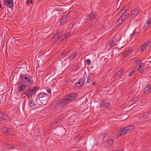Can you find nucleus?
<instances>
[{
	"label": "nucleus",
	"mask_w": 151,
	"mask_h": 151,
	"mask_svg": "<svg viewBox=\"0 0 151 151\" xmlns=\"http://www.w3.org/2000/svg\"><path fill=\"white\" fill-rule=\"evenodd\" d=\"M136 65L131 70L129 74V76H131L137 73V72L143 74L144 71L145 65L140 60L136 61Z\"/></svg>",
	"instance_id": "1"
},
{
	"label": "nucleus",
	"mask_w": 151,
	"mask_h": 151,
	"mask_svg": "<svg viewBox=\"0 0 151 151\" xmlns=\"http://www.w3.org/2000/svg\"><path fill=\"white\" fill-rule=\"evenodd\" d=\"M19 81L17 82V84H19L21 83L31 87L33 84V81L31 77L28 74H20L19 75Z\"/></svg>",
	"instance_id": "2"
},
{
	"label": "nucleus",
	"mask_w": 151,
	"mask_h": 151,
	"mask_svg": "<svg viewBox=\"0 0 151 151\" xmlns=\"http://www.w3.org/2000/svg\"><path fill=\"white\" fill-rule=\"evenodd\" d=\"M76 94L74 93L70 94L63 99V101L66 105L70 102L74 100L76 98Z\"/></svg>",
	"instance_id": "3"
},
{
	"label": "nucleus",
	"mask_w": 151,
	"mask_h": 151,
	"mask_svg": "<svg viewBox=\"0 0 151 151\" xmlns=\"http://www.w3.org/2000/svg\"><path fill=\"white\" fill-rule=\"evenodd\" d=\"M76 94L74 93L70 94L63 99V101L66 105L70 102L74 100L76 98Z\"/></svg>",
	"instance_id": "4"
},
{
	"label": "nucleus",
	"mask_w": 151,
	"mask_h": 151,
	"mask_svg": "<svg viewBox=\"0 0 151 151\" xmlns=\"http://www.w3.org/2000/svg\"><path fill=\"white\" fill-rule=\"evenodd\" d=\"M63 31L62 30L59 31L57 34L54 35L52 38L53 39V42H55L60 37L63 36Z\"/></svg>",
	"instance_id": "5"
},
{
	"label": "nucleus",
	"mask_w": 151,
	"mask_h": 151,
	"mask_svg": "<svg viewBox=\"0 0 151 151\" xmlns=\"http://www.w3.org/2000/svg\"><path fill=\"white\" fill-rule=\"evenodd\" d=\"M63 101V100H59L57 101V104L55 107V108L57 110H59L62 109L64 106L66 105Z\"/></svg>",
	"instance_id": "6"
},
{
	"label": "nucleus",
	"mask_w": 151,
	"mask_h": 151,
	"mask_svg": "<svg viewBox=\"0 0 151 151\" xmlns=\"http://www.w3.org/2000/svg\"><path fill=\"white\" fill-rule=\"evenodd\" d=\"M3 3L4 5L10 8H12L14 6L13 0H4Z\"/></svg>",
	"instance_id": "7"
},
{
	"label": "nucleus",
	"mask_w": 151,
	"mask_h": 151,
	"mask_svg": "<svg viewBox=\"0 0 151 151\" xmlns=\"http://www.w3.org/2000/svg\"><path fill=\"white\" fill-rule=\"evenodd\" d=\"M36 90L37 89L36 88L34 87L33 89L28 90L27 92L26 93L25 95L27 97L32 96Z\"/></svg>",
	"instance_id": "8"
},
{
	"label": "nucleus",
	"mask_w": 151,
	"mask_h": 151,
	"mask_svg": "<svg viewBox=\"0 0 151 151\" xmlns=\"http://www.w3.org/2000/svg\"><path fill=\"white\" fill-rule=\"evenodd\" d=\"M95 17V14L94 13L92 12L91 14H88L86 17L85 19L86 22H88L92 20Z\"/></svg>",
	"instance_id": "9"
},
{
	"label": "nucleus",
	"mask_w": 151,
	"mask_h": 151,
	"mask_svg": "<svg viewBox=\"0 0 151 151\" xmlns=\"http://www.w3.org/2000/svg\"><path fill=\"white\" fill-rule=\"evenodd\" d=\"M139 12L140 10L138 8L134 9L131 12V15L132 17H136Z\"/></svg>",
	"instance_id": "10"
},
{
	"label": "nucleus",
	"mask_w": 151,
	"mask_h": 151,
	"mask_svg": "<svg viewBox=\"0 0 151 151\" xmlns=\"http://www.w3.org/2000/svg\"><path fill=\"white\" fill-rule=\"evenodd\" d=\"M126 9H122L121 11L122 13V15L121 17L125 20L128 17L129 14L128 12H126V10L125 11Z\"/></svg>",
	"instance_id": "11"
},
{
	"label": "nucleus",
	"mask_w": 151,
	"mask_h": 151,
	"mask_svg": "<svg viewBox=\"0 0 151 151\" xmlns=\"http://www.w3.org/2000/svg\"><path fill=\"white\" fill-rule=\"evenodd\" d=\"M116 44V40L115 37L113 38L110 41L109 43V46L111 47L112 48Z\"/></svg>",
	"instance_id": "12"
},
{
	"label": "nucleus",
	"mask_w": 151,
	"mask_h": 151,
	"mask_svg": "<svg viewBox=\"0 0 151 151\" xmlns=\"http://www.w3.org/2000/svg\"><path fill=\"white\" fill-rule=\"evenodd\" d=\"M19 85L17 88V91H23L26 88V85L21 83L19 84H17Z\"/></svg>",
	"instance_id": "13"
},
{
	"label": "nucleus",
	"mask_w": 151,
	"mask_h": 151,
	"mask_svg": "<svg viewBox=\"0 0 151 151\" xmlns=\"http://www.w3.org/2000/svg\"><path fill=\"white\" fill-rule=\"evenodd\" d=\"M105 145L107 147L109 148L112 145L114 142V140L113 139H109L105 141Z\"/></svg>",
	"instance_id": "14"
},
{
	"label": "nucleus",
	"mask_w": 151,
	"mask_h": 151,
	"mask_svg": "<svg viewBox=\"0 0 151 151\" xmlns=\"http://www.w3.org/2000/svg\"><path fill=\"white\" fill-rule=\"evenodd\" d=\"M77 54V53L76 51H73L69 55L68 57V58L71 60L74 59L76 56Z\"/></svg>",
	"instance_id": "15"
},
{
	"label": "nucleus",
	"mask_w": 151,
	"mask_h": 151,
	"mask_svg": "<svg viewBox=\"0 0 151 151\" xmlns=\"http://www.w3.org/2000/svg\"><path fill=\"white\" fill-rule=\"evenodd\" d=\"M2 130L7 134L11 135H12L14 133L13 132L11 129L6 127L3 128L2 129Z\"/></svg>",
	"instance_id": "16"
},
{
	"label": "nucleus",
	"mask_w": 151,
	"mask_h": 151,
	"mask_svg": "<svg viewBox=\"0 0 151 151\" xmlns=\"http://www.w3.org/2000/svg\"><path fill=\"white\" fill-rule=\"evenodd\" d=\"M151 89V85L150 84H149L147 86L145 87L144 89L142 91V92H143L144 93L148 94L150 90H149L150 89Z\"/></svg>",
	"instance_id": "17"
},
{
	"label": "nucleus",
	"mask_w": 151,
	"mask_h": 151,
	"mask_svg": "<svg viewBox=\"0 0 151 151\" xmlns=\"http://www.w3.org/2000/svg\"><path fill=\"white\" fill-rule=\"evenodd\" d=\"M68 20V17H67L65 15H64L61 18L60 20V24L62 25L63 24L65 23Z\"/></svg>",
	"instance_id": "18"
},
{
	"label": "nucleus",
	"mask_w": 151,
	"mask_h": 151,
	"mask_svg": "<svg viewBox=\"0 0 151 151\" xmlns=\"http://www.w3.org/2000/svg\"><path fill=\"white\" fill-rule=\"evenodd\" d=\"M150 114L149 112H145L143 114H140L139 116V118L142 119L147 118L149 117Z\"/></svg>",
	"instance_id": "19"
},
{
	"label": "nucleus",
	"mask_w": 151,
	"mask_h": 151,
	"mask_svg": "<svg viewBox=\"0 0 151 151\" xmlns=\"http://www.w3.org/2000/svg\"><path fill=\"white\" fill-rule=\"evenodd\" d=\"M109 102L108 101L106 100H103L102 101L101 106L103 107H107L109 106Z\"/></svg>",
	"instance_id": "20"
},
{
	"label": "nucleus",
	"mask_w": 151,
	"mask_h": 151,
	"mask_svg": "<svg viewBox=\"0 0 151 151\" xmlns=\"http://www.w3.org/2000/svg\"><path fill=\"white\" fill-rule=\"evenodd\" d=\"M71 35V33L70 32H67L65 35H64V39H62L61 41H63L66 40Z\"/></svg>",
	"instance_id": "21"
},
{
	"label": "nucleus",
	"mask_w": 151,
	"mask_h": 151,
	"mask_svg": "<svg viewBox=\"0 0 151 151\" xmlns=\"http://www.w3.org/2000/svg\"><path fill=\"white\" fill-rule=\"evenodd\" d=\"M8 116L3 113H1L0 114V119L3 120H7Z\"/></svg>",
	"instance_id": "22"
},
{
	"label": "nucleus",
	"mask_w": 151,
	"mask_h": 151,
	"mask_svg": "<svg viewBox=\"0 0 151 151\" xmlns=\"http://www.w3.org/2000/svg\"><path fill=\"white\" fill-rule=\"evenodd\" d=\"M132 49H129L127 51L124 52V58L126 57L130 54L132 53Z\"/></svg>",
	"instance_id": "23"
},
{
	"label": "nucleus",
	"mask_w": 151,
	"mask_h": 151,
	"mask_svg": "<svg viewBox=\"0 0 151 151\" xmlns=\"http://www.w3.org/2000/svg\"><path fill=\"white\" fill-rule=\"evenodd\" d=\"M127 134L126 131H124V128L121 130L117 134L118 135L120 136L121 135H123Z\"/></svg>",
	"instance_id": "24"
},
{
	"label": "nucleus",
	"mask_w": 151,
	"mask_h": 151,
	"mask_svg": "<svg viewBox=\"0 0 151 151\" xmlns=\"http://www.w3.org/2000/svg\"><path fill=\"white\" fill-rule=\"evenodd\" d=\"M81 82L78 81V83H76L74 85V87L76 88H79L80 87L83 86V85H81Z\"/></svg>",
	"instance_id": "25"
},
{
	"label": "nucleus",
	"mask_w": 151,
	"mask_h": 151,
	"mask_svg": "<svg viewBox=\"0 0 151 151\" xmlns=\"http://www.w3.org/2000/svg\"><path fill=\"white\" fill-rule=\"evenodd\" d=\"M28 105L30 107H33L35 106V102H34L32 100H31L29 101Z\"/></svg>",
	"instance_id": "26"
},
{
	"label": "nucleus",
	"mask_w": 151,
	"mask_h": 151,
	"mask_svg": "<svg viewBox=\"0 0 151 151\" xmlns=\"http://www.w3.org/2000/svg\"><path fill=\"white\" fill-rule=\"evenodd\" d=\"M124 73V72L123 70L122 69H121L118 72L117 76L118 77H120Z\"/></svg>",
	"instance_id": "27"
},
{
	"label": "nucleus",
	"mask_w": 151,
	"mask_h": 151,
	"mask_svg": "<svg viewBox=\"0 0 151 151\" xmlns=\"http://www.w3.org/2000/svg\"><path fill=\"white\" fill-rule=\"evenodd\" d=\"M47 96H45L43 98H42L40 100V101L42 103H45L47 101Z\"/></svg>",
	"instance_id": "28"
},
{
	"label": "nucleus",
	"mask_w": 151,
	"mask_h": 151,
	"mask_svg": "<svg viewBox=\"0 0 151 151\" xmlns=\"http://www.w3.org/2000/svg\"><path fill=\"white\" fill-rule=\"evenodd\" d=\"M125 20L121 17L118 19L117 21V24H122Z\"/></svg>",
	"instance_id": "29"
},
{
	"label": "nucleus",
	"mask_w": 151,
	"mask_h": 151,
	"mask_svg": "<svg viewBox=\"0 0 151 151\" xmlns=\"http://www.w3.org/2000/svg\"><path fill=\"white\" fill-rule=\"evenodd\" d=\"M148 47L147 45L145 43L142 45L141 47V51L142 52L145 50L147 48V47Z\"/></svg>",
	"instance_id": "30"
},
{
	"label": "nucleus",
	"mask_w": 151,
	"mask_h": 151,
	"mask_svg": "<svg viewBox=\"0 0 151 151\" xmlns=\"http://www.w3.org/2000/svg\"><path fill=\"white\" fill-rule=\"evenodd\" d=\"M45 93H40L38 96V98L39 99V100H40V99H41L42 98H43L45 96H46Z\"/></svg>",
	"instance_id": "31"
},
{
	"label": "nucleus",
	"mask_w": 151,
	"mask_h": 151,
	"mask_svg": "<svg viewBox=\"0 0 151 151\" xmlns=\"http://www.w3.org/2000/svg\"><path fill=\"white\" fill-rule=\"evenodd\" d=\"M146 24H147V27L151 24V17L148 19L145 22Z\"/></svg>",
	"instance_id": "32"
},
{
	"label": "nucleus",
	"mask_w": 151,
	"mask_h": 151,
	"mask_svg": "<svg viewBox=\"0 0 151 151\" xmlns=\"http://www.w3.org/2000/svg\"><path fill=\"white\" fill-rule=\"evenodd\" d=\"M69 52V51H67L66 50H65L63 51L62 53V55H65L66 54H68Z\"/></svg>",
	"instance_id": "33"
},
{
	"label": "nucleus",
	"mask_w": 151,
	"mask_h": 151,
	"mask_svg": "<svg viewBox=\"0 0 151 151\" xmlns=\"http://www.w3.org/2000/svg\"><path fill=\"white\" fill-rule=\"evenodd\" d=\"M124 128V131H126V132L127 133L129 132H130V129L129 127H128L127 126Z\"/></svg>",
	"instance_id": "34"
},
{
	"label": "nucleus",
	"mask_w": 151,
	"mask_h": 151,
	"mask_svg": "<svg viewBox=\"0 0 151 151\" xmlns=\"http://www.w3.org/2000/svg\"><path fill=\"white\" fill-rule=\"evenodd\" d=\"M7 147L9 149H12L13 148L14 146L12 145L8 144L7 145Z\"/></svg>",
	"instance_id": "35"
},
{
	"label": "nucleus",
	"mask_w": 151,
	"mask_h": 151,
	"mask_svg": "<svg viewBox=\"0 0 151 151\" xmlns=\"http://www.w3.org/2000/svg\"><path fill=\"white\" fill-rule=\"evenodd\" d=\"M85 80H84L83 79L81 78L79 80V81L81 82V83H81V85H83L85 84L84 82Z\"/></svg>",
	"instance_id": "36"
},
{
	"label": "nucleus",
	"mask_w": 151,
	"mask_h": 151,
	"mask_svg": "<svg viewBox=\"0 0 151 151\" xmlns=\"http://www.w3.org/2000/svg\"><path fill=\"white\" fill-rule=\"evenodd\" d=\"M138 99V96H134L132 99V101H134Z\"/></svg>",
	"instance_id": "37"
},
{
	"label": "nucleus",
	"mask_w": 151,
	"mask_h": 151,
	"mask_svg": "<svg viewBox=\"0 0 151 151\" xmlns=\"http://www.w3.org/2000/svg\"><path fill=\"white\" fill-rule=\"evenodd\" d=\"M91 78L90 76H88L87 77V83H89L91 81Z\"/></svg>",
	"instance_id": "38"
},
{
	"label": "nucleus",
	"mask_w": 151,
	"mask_h": 151,
	"mask_svg": "<svg viewBox=\"0 0 151 151\" xmlns=\"http://www.w3.org/2000/svg\"><path fill=\"white\" fill-rule=\"evenodd\" d=\"M138 33V32L136 31H134L133 33L130 36L132 37V36Z\"/></svg>",
	"instance_id": "39"
},
{
	"label": "nucleus",
	"mask_w": 151,
	"mask_h": 151,
	"mask_svg": "<svg viewBox=\"0 0 151 151\" xmlns=\"http://www.w3.org/2000/svg\"><path fill=\"white\" fill-rule=\"evenodd\" d=\"M86 63H88V65L91 64V61L89 59H87L86 60Z\"/></svg>",
	"instance_id": "40"
},
{
	"label": "nucleus",
	"mask_w": 151,
	"mask_h": 151,
	"mask_svg": "<svg viewBox=\"0 0 151 151\" xmlns=\"http://www.w3.org/2000/svg\"><path fill=\"white\" fill-rule=\"evenodd\" d=\"M63 118V117L62 116H60L58 118V121H56V123H57L58 122H59L60 120L61 119H62V118Z\"/></svg>",
	"instance_id": "41"
},
{
	"label": "nucleus",
	"mask_w": 151,
	"mask_h": 151,
	"mask_svg": "<svg viewBox=\"0 0 151 151\" xmlns=\"http://www.w3.org/2000/svg\"><path fill=\"white\" fill-rule=\"evenodd\" d=\"M145 43L147 45V46H149L151 44V41H150L148 42L147 41L145 42Z\"/></svg>",
	"instance_id": "42"
},
{
	"label": "nucleus",
	"mask_w": 151,
	"mask_h": 151,
	"mask_svg": "<svg viewBox=\"0 0 151 151\" xmlns=\"http://www.w3.org/2000/svg\"><path fill=\"white\" fill-rule=\"evenodd\" d=\"M128 127H130V130H132L134 129V126L132 125L128 126Z\"/></svg>",
	"instance_id": "43"
},
{
	"label": "nucleus",
	"mask_w": 151,
	"mask_h": 151,
	"mask_svg": "<svg viewBox=\"0 0 151 151\" xmlns=\"http://www.w3.org/2000/svg\"><path fill=\"white\" fill-rule=\"evenodd\" d=\"M47 91L48 93H51V90L50 88H48L47 90Z\"/></svg>",
	"instance_id": "44"
},
{
	"label": "nucleus",
	"mask_w": 151,
	"mask_h": 151,
	"mask_svg": "<svg viewBox=\"0 0 151 151\" xmlns=\"http://www.w3.org/2000/svg\"><path fill=\"white\" fill-rule=\"evenodd\" d=\"M128 6H125L123 8V9H126L125 11L126 10V12H127V10L128 9Z\"/></svg>",
	"instance_id": "45"
},
{
	"label": "nucleus",
	"mask_w": 151,
	"mask_h": 151,
	"mask_svg": "<svg viewBox=\"0 0 151 151\" xmlns=\"http://www.w3.org/2000/svg\"><path fill=\"white\" fill-rule=\"evenodd\" d=\"M148 60L145 63H147L148 62H151V59H147Z\"/></svg>",
	"instance_id": "46"
},
{
	"label": "nucleus",
	"mask_w": 151,
	"mask_h": 151,
	"mask_svg": "<svg viewBox=\"0 0 151 151\" xmlns=\"http://www.w3.org/2000/svg\"><path fill=\"white\" fill-rule=\"evenodd\" d=\"M29 1L28 0L27 1V4H29Z\"/></svg>",
	"instance_id": "47"
},
{
	"label": "nucleus",
	"mask_w": 151,
	"mask_h": 151,
	"mask_svg": "<svg viewBox=\"0 0 151 151\" xmlns=\"http://www.w3.org/2000/svg\"><path fill=\"white\" fill-rule=\"evenodd\" d=\"M92 84L94 86H95L96 85L95 83L94 82H93Z\"/></svg>",
	"instance_id": "48"
},
{
	"label": "nucleus",
	"mask_w": 151,
	"mask_h": 151,
	"mask_svg": "<svg viewBox=\"0 0 151 151\" xmlns=\"http://www.w3.org/2000/svg\"><path fill=\"white\" fill-rule=\"evenodd\" d=\"M76 151H81V150H77Z\"/></svg>",
	"instance_id": "49"
},
{
	"label": "nucleus",
	"mask_w": 151,
	"mask_h": 151,
	"mask_svg": "<svg viewBox=\"0 0 151 151\" xmlns=\"http://www.w3.org/2000/svg\"><path fill=\"white\" fill-rule=\"evenodd\" d=\"M1 3L0 2V9L1 8Z\"/></svg>",
	"instance_id": "50"
},
{
	"label": "nucleus",
	"mask_w": 151,
	"mask_h": 151,
	"mask_svg": "<svg viewBox=\"0 0 151 151\" xmlns=\"http://www.w3.org/2000/svg\"><path fill=\"white\" fill-rule=\"evenodd\" d=\"M136 29H136H136H135V30H136Z\"/></svg>",
	"instance_id": "51"
}]
</instances>
